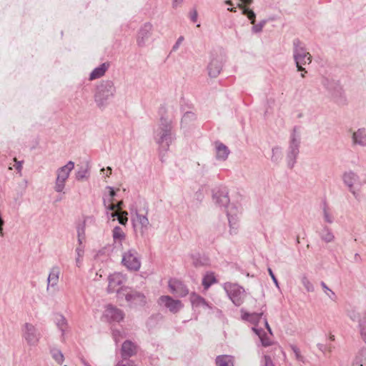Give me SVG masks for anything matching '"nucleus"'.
<instances>
[{
	"label": "nucleus",
	"instance_id": "nucleus-1",
	"mask_svg": "<svg viewBox=\"0 0 366 366\" xmlns=\"http://www.w3.org/2000/svg\"><path fill=\"white\" fill-rule=\"evenodd\" d=\"M172 129V121L164 117H162L159 124L154 130L155 142L159 145L161 151L167 152L175 139V134Z\"/></svg>",
	"mask_w": 366,
	"mask_h": 366
},
{
	"label": "nucleus",
	"instance_id": "nucleus-2",
	"mask_svg": "<svg viewBox=\"0 0 366 366\" xmlns=\"http://www.w3.org/2000/svg\"><path fill=\"white\" fill-rule=\"evenodd\" d=\"M116 87L111 80L102 81L96 89L94 101L100 109H104L114 97Z\"/></svg>",
	"mask_w": 366,
	"mask_h": 366
},
{
	"label": "nucleus",
	"instance_id": "nucleus-3",
	"mask_svg": "<svg viewBox=\"0 0 366 366\" xmlns=\"http://www.w3.org/2000/svg\"><path fill=\"white\" fill-rule=\"evenodd\" d=\"M293 45V58L295 61L297 70L306 72L302 65L310 64L312 61V56L307 51L305 44L299 39H295L292 42Z\"/></svg>",
	"mask_w": 366,
	"mask_h": 366
},
{
	"label": "nucleus",
	"instance_id": "nucleus-4",
	"mask_svg": "<svg viewBox=\"0 0 366 366\" xmlns=\"http://www.w3.org/2000/svg\"><path fill=\"white\" fill-rule=\"evenodd\" d=\"M300 135L297 129L295 127L290 134L289 147L287 152V164L290 169H292L296 163V159L300 152Z\"/></svg>",
	"mask_w": 366,
	"mask_h": 366
},
{
	"label": "nucleus",
	"instance_id": "nucleus-5",
	"mask_svg": "<svg viewBox=\"0 0 366 366\" xmlns=\"http://www.w3.org/2000/svg\"><path fill=\"white\" fill-rule=\"evenodd\" d=\"M224 289L234 305L240 306L243 303L245 291L242 287L237 284L227 282L224 285Z\"/></svg>",
	"mask_w": 366,
	"mask_h": 366
},
{
	"label": "nucleus",
	"instance_id": "nucleus-6",
	"mask_svg": "<svg viewBox=\"0 0 366 366\" xmlns=\"http://www.w3.org/2000/svg\"><path fill=\"white\" fill-rule=\"evenodd\" d=\"M122 262L130 271H138L141 267L139 255L137 251L133 248L123 253Z\"/></svg>",
	"mask_w": 366,
	"mask_h": 366
},
{
	"label": "nucleus",
	"instance_id": "nucleus-7",
	"mask_svg": "<svg viewBox=\"0 0 366 366\" xmlns=\"http://www.w3.org/2000/svg\"><path fill=\"white\" fill-rule=\"evenodd\" d=\"M126 281V277L120 272H114L108 277L109 293L117 292L119 297H122L124 292L127 291V288H122L120 286Z\"/></svg>",
	"mask_w": 366,
	"mask_h": 366
},
{
	"label": "nucleus",
	"instance_id": "nucleus-8",
	"mask_svg": "<svg viewBox=\"0 0 366 366\" xmlns=\"http://www.w3.org/2000/svg\"><path fill=\"white\" fill-rule=\"evenodd\" d=\"M342 179L344 184L348 188L350 192L357 199L359 197V192L355 189V186L362 185L359 175L353 171L350 170L343 173Z\"/></svg>",
	"mask_w": 366,
	"mask_h": 366
},
{
	"label": "nucleus",
	"instance_id": "nucleus-9",
	"mask_svg": "<svg viewBox=\"0 0 366 366\" xmlns=\"http://www.w3.org/2000/svg\"><path fill=\"white\" fill-rule=\"evenodd\" d=\"M22 337L30 346H36L41 337V334L34 325L25 323L22 328Z\"/></svg>",
	"mask_w": 366,
	"mask_h": 366
},
{
	"label": "nucleus",
	"instance_id": "nucleus-10",
	"mask_svg": "<svg viewBox=\"0 0 366 366\" xmlns=\"http://www.w3.org/2000/svg\"><path fill=\"white\" fill-rule=\"evenodd\" d=\"M212 201L219 207L227 208L229 204L228 191L225 187L214 188L212 190Z\"/></svg>",
	"mask_w": 366,
	"mask_h": 366
},
{
	"label": "nucleus",
	"instance_id": "nucleus-11",
	"mask_svg": "<svg viewBox=\"0 0 366 366\" xmlns=\"http://www.w3.org/2000/svg\"><path fill=\"white\" fill-rule=\"evenodd\" d=\"M227 216L229 225V233L231 234H236L238 227L239 214L240 209L234 204H230L226 208Z\"/></svg>",
	"mask_w": 366,
	"mask_h": 366
},
{
	"label": "nucleus",
	"instance_id": "nucleus-12",
	"mask_svg": "<svg viewBox=\"0 0 366 366\" xmlns=\"http://www.w3.org/2000/svg\"><path fill=\"white\" fill-rule=\"evenodd\" d=\"M225 61L222 54L213 55L208 65V74L211 77H217L221 72Z\"/></svg>",
	"mask_w": 366,
	"mask_h": 366
},
{
	"label": "nucleus",
	"instance_id": "nucleus-13",
	"mask_svg": "<svg viewBox=\"0 0 366 366\" xmlns=\"http://www.w3.org/2000/svg\"><path fill=\"white\" fill-rule=\"evenodd\" d=\"M122 296H124L126 301L134 306H144L147 303V298L143 293L134 290H129L124 292Z\"/></svg>",
	"mask_w": 366,
	"mask_h": 366
},
{
	"label": "nucleus",
	"instance_id": "nucleus-14",
	"mask_svg": "<svg viewBox=\"0 0 366 366\" xmlns=\"http://www.w3.org/2000/svg\"><path fill=\"white\" fill-rule=\"evenodd\" d=\"M158 304L160 306H164L172 313H177L183 307L180 300H174L168 295L161 296L158 300Z\"/></svg>",
	"mask_w": 366,
	"mask_h": 366
},
{
	"label": "nucleus",
	"instance_id": "nucleus-15",
	"mask_svg": "<svg viewBox=\"0 0 366 366\" xmlns=\"http://www.w3.org/2000/svg\"><path fill=\"white\" fill-rule=\"evenodd\" d=\"M103 317L108 322H119L124 318V312L112 305H108L104 312Z\"/></svg>",
	"mask_w": 366,
	"mask_h": 366
},
{
	"label": "nucleus",
	"instance_id": "nucleus-16",
	"mask_svg": "<svg viewBox=\"0 0 366 366\" xmlns=\"http://www.w3.org/2000/svg\"><path fill=\"white\" fill-rule=\"evenodd\" d=\"M152 30V25L150 23H146L140 29L137 36V44L139 46H144L149 39Z\"/></svg>",
	"mask_w": 366,
	"mask_h": 366
},
{
	"label": "nucleus",
	"instance_id": "nucleus-17",
	"mask_svg": "<svg viewBox=\"0 0 366 366\" xmlns=\"http://www.w3.org/2000/svg\"><path fill=\"white\" fill-rule=\"evenodd\" d=\"M243 14L247 16V18L250 20L251 24H253V26L252 27V32L259 33L262 31L263 27L267 23L266 20H262L257 24H254L256 14L252 10L249 9V8H243Z\"/></svg>",
	"mask_w": 366,
	"mask_h": 366
},
{
	"label": "nucleus",
	"instance_id": "nucleus-18",
	"mask_svg": "<svg viewBox=\"0 0 366 366\" xmlns=\"http://www.w3.org/2000/svg\"><path fill=\"white\" fill-rule=\"evenodd\" d=\"M352 144L354 146L366 147V129L360 128L352 134Z\"/></svg>",
	"mask_w": 366,
	"mask_h": 366
},
{
	"label": "nucleus",
	"instance_id": "nucleus-19",
	"mask_svg": "<svg viewBox=\"0 0 366 366\" xmlns=\"http://www.w3.org/2000/svg\"><path fill=\"white\" fill-rule=\"evenodd\" d=\"M137 353V346L130 340L124 342L121 349V355L123 359H129Z\"/></svg>",
	"mask_w": 366,
	"mask_h": 366
},
{
	"label": "nucleus",
	"instance_id": "nucleus-20",
	"mask_svg": "<svg viewBox=\"0 0 366 366\" xmlns=\"http://www.w3.org/2000/svg\"><path fill=\"white\" fill-rule=\"evenodd\" d=\"M134 222L135 227H137L138 225L140 227L139 232L141 233L142 236H144V234L147 232L149 225V222L147 217L146 215L137 213L136 217L134 219Z\"/></svg>",
	"mask_w": 366,
	"mask_h": 366
},
{
	"label": "nucleus",
	"instance_id": "nucleus-21",
	"mask_svg": "<svg viewBox=\"0 0 366 366\" xmlns=\"http://www.w3.org/2000/svg\"><path fill=\"white\" fill-rule=\"evenodd\" d=\"M60 275V268L58 266H54L51 268L48 278L46 290L49 291L50 287L57 285Z\"/></svg>",
	"mask_w": 366,
	"mask_h": 366
},
{
	"label": "nucleus",
	"instance_id": "nucleus-22",
	"mask_svg": "<svg viewBox=\"0 0 366 366\" xmlns=\"http://www.w3.org/2000/svg\"><path fill=\"white\" fill-rule=\"evenodd\" d=\"M214 145L216 159L219 161H225L230 153L228 147L219 142H216Z\"/></svg>",
	"mask_w": 366,
	"mask_h": 366
},
{
	"label": "nucleus",
	"instance_id": "nucleus-23",
	"mask_svg": "<svg viewBox=\"0 0 366 366\" xmlns=\"http://www.w3.org/2000/svg\"><path fill=\"white\" fill-rule=\"evenodd\" d=\"M74 168V162L72 161L68 162L66 164L57 169L56 172V177L66 181Z\"/></svg>",
	"mask_w": 366,
	"mask_h": 366
},
{
	"label": "nucleus",
	"instance_id": "nucleus-24",
	"mask_svg": "<svg viewBox=\"0 0 366 366\" xmlns=\"http://www.w3.org/2000/svg\"><path fill=\"white\" fill-rule=\"evenodd\" d=\"M169 287L173 293L177 294L180 297H184L189 293L188 289L180 282H174V283L170 282Z\"/></svg>",
	"mask_w": 366,
	"mask_h": 366
},
{
	"label": "nucleus",
	"instance_id": "nucleus-25",
	"mask_svg": "<svg viewBox=\"0 0 366 366\" xmlns=\"http://www.w3.org/2000/svg\"><path fill=\"white\" fill-rule=\"evenodd\" d=\"M322 84L332 94H340L342 92V87L337 81L325 79Z\"/></svg>",
	"mask_w": 366,
	"mask_h": 366
},
{
	"label": "nucleus",
	"instance_id": "nucleus-26",
	"mask_svg": "<svg viewBox=\"0 0 366 366\" xmlns=\"http://www.w3.org/2000/svg\"><path fill=\"white\" fill-rule=\"evenodd\" d=\"M319 236L322 241L326 243L334 242L335 237L331 229L327 226H323L319 232Z\"/></svg>",
	"mask_w": 366,
	"mask_h": 366
},
{
	"label": "nucleus",
	"instance_id": "nucleus-27",
	"mask_svg": "<svg viewBox=\"0 0 366 366\" xmlns=\"http://www.w3.org/2000/svg\"><path fill=\"white\" fill-rule=\"evenodd\" d=\"M108 63H103L99 66L95 68L90 74L89 79L94 80L99 79L104 75L105 72L109 68Z\"/></svg>",
	"mask_w": 366,
	"mask_h": 366
},
{
	"label": "nucleus",
	"instance_id": "nucleus-28",
	"mask_svg": "<svg viewBox=\"0 0 366 366\" xmlns=\"http://www.w3.org/2000/svg\"><path fill=\"white\" fill-rule=\"evenodd\" d=\"M217 366H234V357L231 355H222L216 357Z\"/></svg>",
	"mask_w": 366,
	"mask_h": 366
},
{
	"label": "nucleus",
	"instance_id": "nucleus-29",
	"mask_svg": "<svg viewBox=\"0 0 366 366\" xmlns=\"http://www.w3.org/2000/svg\"><path fill=\"white\" fill-rule=\"evenodd\" d=\"M190 301L193 307H203L210 308V307L203 297L194 293L191 295Z\"/></svg>",
	"mask_w": 366,
	"mask_h": 366
},
{
	"label": "nucleus",
	"instance_id": "nucleus-30",
	"mask_svg": "<svg viewBox=\"0 0 366 366\" xmlns=\"http://www.w3.org/2000/svg\"><path fill=\"white\" fill-rule=\"evenodd\" d=\"M352 364L366 366V348H362L357 352Z\"/></svg>",
	"mask_w": 366,
	"mask_h": 366
},
{
	"label": "nucleus",
	"instance_id": "nucleus-31",
	"mask_svg": "<svg viewBox=\"0 0 366 366\" xmlns=\"http://www.w3.org/2000/svg\"><path fill=\"white\" fill-rule=\"evenodd\" d=\"M112 237L115 242L121 244L122 240L125 239V234L120 227L117 226L113 229Z\"/></svg>",
	"mask_w": 366,
	"mask_h": 366
},
{
	"label": "nucleus",
	"instance_id": "nucleus-32",
	"mask_svg": "<svg viewBox=\"0 0 366 366\" xmlns=\"http://www.w3.org/2000/svg\"><path fill=\"white\" fill-rule=\"evenodd\" d=\"M263 312H253V313H244L242 316L243 319L252 322L256 323L260 321L262 319Z\"/></svg>",
	"mask_w": 366,
	"mask_h": 366
},
{
	"label": "nucleus",
	"instance_id": "nucleus-33",
	"mask_svg": "<svg viewBox=\"0 0 366 366\" xmlns=\"http://www.w3.org/2000/svg\"><path fill=\"white\" fill-rule=\"evenodd\" d=\"M55 321L58 328L62 332V334L67 328V321L66 318L60 314L56 315Z\"/></svg>",
	"mask_w": 366,
	"mask_h": 366
},
{
	"label": "nucleus",
	"instance_id": "nucleus-34",
	"mask_svg": "<svg viewBox=\"0 0 366 366\" xmlns=\"http://www.w3.org/2000/svg\"><path fill=\"white\" fill-rule=\"evenodd\" d=\"M50 353L51 355L52 358L56 361L59 365H61L64 360V357L63 353L58 348H52L50 350Z\"/></svg>",
	"mask_w": 366,
	"mask_h": 366
},
{
	"label": "nucleus",
	"instance_id": "nucleus-35",
	"mask_svg": "<svg viewBox=\"0 0 366 366\" xmlns=\"http://www.w3.org/2000/svg\"><path fill=\"white\" fill-rule=\"evenodd\" d=\"M66 182V181H65L64 179L56 177L54 187V191L58 193L65 194L64 189H65Z\"/></svg>",
	"mask_w": 366,
	"mask_h": 366
},
{
	"label": "nucleus",
	"instance_id": "nucleus-36",
	"mask_svg": "<svg viewBox=\"0 0 366 366\" xmlns=\"http://www.w3.org/2000/svg\"><path fill=\"white\" fill-rule=\"evenodd\" d=\"M255 333L259 336L263 346L267 347L271 345V340L267 335H263V332L255 327L252 328Z\"/></svg>",
	"mask_w": 366,
	"mask_h": 366
},
{
	"label": "nucleus",
	"instance_id": "nucleus-37",
	"mask_svg": "<svg viewBox=\"0 0 366 366\" xmlns=\"http://www.w3.org/2000/svg\"><path fill=\"white\" fill-rule=\"evenodd\" d=\"M196 119V114L192 112H187L184 114L181 124L182 126H186Z\"/></svg>",
	"mask_w": 366,
	"mask_h": 366
},
{
	"label": "nucleus",
	"instance_id": "nucleus-38",
	"mask_svg": "<svg viewBox=\"0 0 366 366\" xmlns=\"http://www.w3.org/2000/svg\"><path fill=\"white\" fill-rule=\"evenodd\" d=\"M301 283L305 288V290L309 292H313L315 291V287L313 284L310 282V280L307 278L306 274H303L301 277Z\"/></svg>",
	"mask_w": 366,
	"mask_h": 366
},
{
	"label": "nucleus",
	"instance_id": "nucleus-39",
	"mask_svg": "<svg viewBox=\"0 0 366 366\" xmlns=\"http://www.w3.org/2000/svg\"><path fill=\"white\" fill-rule=\"evenodd\" d=\"M127 214H128V213L127 212L121 211L119 213L112 212L111 214V216H112V217H117L119 222L122 225H125L128 220L127 217Z\"/></svg>",
	"mask_w": 366,
	"mask_h": 366
},
{
	"label": "nucleus",
	"instance_id": "nucleus-40",
	"mask_svg": "<svg viewBox=\"0 0 366 366\" xmlns=\"http://www.w3.org/2000/svg\"><path fill=\"white\" fill-rule=\"evenodd\" d=\"M323 218L325 222L329 224H332L334 222V217L330 213L327 204H324L322 207Z\"/></svg>",
	"mask_w": 366,
	"mask_h": 366
},
{
	"label": "nucleus",
	"instance_id": "nucleus-41",
	"mask_svg": "<svg viewBox=\"0 0 366 366\" xmlns=\"http://www.w3.org/2000/svg\"><path fill=\"white\" fill-rule=\"evenodd\" d=\"M215 282L216 280L213 274H207L202 280V285L205 289H208Z\"/></svg>",
	"mask_w": 366,
	"mask_h": 366
},
{
	"label": "nucleus",
	"instance_id": "nucleus-42",
	"mask_svg": "<svg viewBox=\"0 0 366 366\" xmlns=\"http://www.w3.org/2000/svg\"><path fill=\"white\" fill-rule=\"evenodd\" d=\"M347 315L353 322H360V320H362V317H361L360 314L355 309L348 310Z\"/></svg>",
	"mask_w": 366,
	"mask_h": 366
},
{
	"label": "nucleus",
	"instance_id": "nucleus-43",
	"mask_svg": "<svg viewBox=\"0 0 366 366\" xmlns=\"http://www.w3.org/2000/svg\"><path fill=\"white\" fill-rule=\"evenodd\" d=\"M272 155L271 159L273 162H279L282 159V151L281 148L278 147H275L272 148Z\"/></svg>",
	"mask_w": 366,
	"mask_h": 366
},
{
	"label": "nucleus",
	"instance_id": "nucleus-44",
	"mask_svg": "<svg viewBox=\"0 0 366 366\" xmlns=\"http://www.w3.org/2000/svg\"><path fill=\"white\" fill-rule=\"evenodd\" d=\"M359 328L362 337L366 340V312L362 316V320H360Z\"/></svg>",
	"mask_w": 366,
	"mask_h": 366
},
{
	"label": "nucleus",
	"instance_id": "nucleus-45",
	"mask_svg": "<svg viewBox=\"0 0 366 366\" xmlns=\"http://www.w3.org/2000/svg\"><path fill=\"white\" fill-rule=\"evenodd\" d=\"M320 285H321L325 293L326 294V295L330 299L335 301L336 300L335 293L332 290H330L324 282H321Z\"/></svg>",
	"mask_w": 366,
	"mask_h": 366
},
{
	"label": "nucleus",
	"instance_id": "nucleus-46",
	"mask_svg": "<svg viewBox=\"0 0 366 366\" xmlns=\"http://www.w3.org/2000/svg\"><path fill=\"white\" fill-rule=\"evenodd\" d=\"M88 169L87 167H81L76 172V178L77 180H82L87 178Z\"/></svg>",
	"mask_w": 366,
	"mask_h": 366
},
{
	"label": "nucleus",
	"instance_id": "nucleus-47",
	"mask_svg": "<svg viewBox=\"0 0 366 366\" xmlns=\"http://www.w3.org/2000/svg\"><path fill=\"white\" fill-rule=\"evenodd\" d=\"M114 198L109 197L107 199H104V204L107 210L114 211L117 208L116 204L113 202Z\"/></svg>",
	"mask_w": 366,
	"mask_h": 366
},
{
	"label": "nucleus",
	"instance_id": "nucleus-48",
	"mask_svg": "<svg viewBox=\"0 0 366 366\" xmlns=\"http://www.w3.org/2000/svg\"><path fill=\"white\" fill-rule=\"evenodd\" d=\"M76 264L77 267H80L81 264V258L84 255V247H77L76 249Z\"/></svg>",
	"mask_w": 366,
	"mask_h": 366
},
{
	"label": "nucleus",
	"instance_id": "nucleus-49",
	"mask_svg": "<svg viewBox=\"0 0 366 366\" xmlns=\"http://www.w3.org/2000/svg\"><path fill=\"white\" fill-rule=\"evenodd\" d=\"M292 350L295 355L296 359L300 362H304V357L301 355L300 349L296 346H292Z\"/></svg>",
	"mask_w": 366,
	"mask_h": 366
},
{
	"label": "nucleus",
	"instance_id": "nucleus-50",
	"mask_svg": "<svg viewBox=\"0 0 366 366\" xmlns=\"http://www.w3.org/2000/svg\"><path fill=\"white\" fill-rule=\"evenodd\" d=\"M85 223L86 219L77 227V237H85Z\"/></svg>",
	"mask_w": 366,
	"mask_h": 366
},
{
	"label": "nucleus",
	"instance_id": "nucleus-51",
	"mask_svg": "<svg viewBox=\"0 0 366 366\" xmlns=\"http://www.w3.org/2000/svg\"><path fill=\"white\" fill-rule=\"evenodd\" d=\"M116 366H136L134 361L130 360L129 359H123L119 361Z\"/></svg>",
	"mask_w": 366,
	"mask_h": 366
},
{
	"label": "nucleus",
	"instance_id": "nucleus-52",
	"mask_svg": "<svg viewBox=\"0 0 366 366\" xmlns=\"http://www.w3.org/2000/svg\"><path fill=\"white\" fill-rule=\"evenodd\" d=\"M122 334L119 330H114L113 331V338L116 343H118L122 339Z\"/></svg>",
	"mask_w": 366,
	"mask_h": 366
},
{
	"label": "nucleus",
	"instance_id": "nucleus-53",
	"mask_svg": "<svg viewBox=\"0 0 366 366\" xmlns=\"http://www.w3.org/2000/svg\"><path fill=\"white\" fill-rule=\"evenodd\" d=\"M252 0H239L238 6L243 11V8H247L246 5L252 4Z\"/></svg>",
	"mask_w": 366,
	"mask_h": 366
},
{
	"label": "nucleus",
	"instance_id": "nucleus-54",
	"mask_svg": "<svg viewBox=\"0 0 366 366\" xmlns=\"http://www.w3.org/2000/svg\"><path fill=\"white\" fill-rule=\"evenodd\" d=\"M184 39L182 36H179L177 40L176 43L174 44V45L173 46L172 51H177L179 49L181 44L182 43V41H184Z\"/></svg>",
	"mask_w": 366,
	"mask_h": 366
},
{
	"label": "nucleus",
	"instance_id": "nucleus-55",
	"mask_svg": "<svg viewBox=\"0 0 366 366\" xmlns=\"http://www.w3.org/2000/svg\"><path fill=\"white\" fill-rule=\"evenodd\" d=\"M264 366H274L270 357L268 355L264 356Z\"/></svg>",
	"mask_w": 366,
	"mask_h": 366
},
{
	"label": "nucleus",
	"instance_id": "nucleus-56",
	"mask_svg": "<svg viewBox=\"0 0 366 366\" xmlns=\"http://www.w3.org/2000/svg\"><path fill=\"white\" fill-rule=\"evenodd\" d=\"M268 272H269V274L271 278L272 279V281L274 282L275 285L277 287H278V281H277V278L275 277L274 274H273L272 270L270 268H269Z\"/></svg>",
	"mask_w": 366,
	"mask_h": 366
},
{
	"label": "nucleus",
	"instance_id": "nucleus-57",
	"mask_svg": "<svg viewBox=\"0 0 366 366\" xmlns=\"http://www.w3.org/2000/svg\"><path fill=\"white\" fill-rule=\"evenodd\" d=\"M183 1L184 0H172V7L174 9L177 8L182 4Z\"/></svg>",
	"mask_w": 366,
	"mask_h": 366
},
{
	"label": "nucleus",
	"instance_id": "nucleus-58",
	"mask_svg": "<svg viewBox=\"0 0 366 366\" xmlns=\"http://www.w3.org/2000/svg\"><path fill=\"white\" fill-rule=\"evenodd\" d=\"M14 161L16 162V169L21 171L22 169V162H18L16 158L14 159Z\"/></svg>",
	"mask_w": 366,
	"mask_h": 366
},
{
	"label": "nucleus",
	"instance_id": "nucleus-59",
	"mask_svg": "<svg viewBox=\"0 0 366 366\" xmlns=\"http://www.w3.org/2000/svg\"><path fill=\"white\" fill-rule=\"evenodd\" d=\"M107 189L109 190V197H111L112 198H114V196L116 195L115 191L111 187H107Z\"/></svg>",
	"mask_w": 366,
	"mask_h": 366
},
{
	"label": "nucleus",
	"instance_id": "nucleus-60",
	"mask_svg": "<svg viewBox=\"0 0 366 366\" xmlns=\"http://www.w3.org/2000/svg\"><path fill=\"white\" fill-rule=\"evenodd\" d=\"M78 238V242H79V247H83L82 242L84 240L85 237H77Z\"/></svg>",
	"mask_w": 366,
	"mask_h": 366
},
{
	"label": "nucleus",
	"instance_id": "nucleus-61",
	"mask_svg": "<svg viewBox=\"0 0 366 366\" xmlns=\"http://www.w3.org/2000/svg\"><path fill=\"white\" fill-rule=\"evenodd\" d=\"M264 324L265 325V327H267V330L269 332L270 334H272V331H271V329L269 326V324L267 322V320L266 319H264Z\"/></svg>",
	"mask_w": 366,
	"mask_h": 366
},
{
	"label": "nucleus",
	"instance_id": "nucleus-62",
	"mask_svg": "<svg viewBox=\"0 0 366 366\" xmlns=\"http://www.w3.org/2000/svg\"><path fill=\"white\" fill-rule=\"evenodd\" d=\"M81 362L84 366H91L84 358H81Z\"/></svg>",
	"mask_w": 366,
	"mask_h": 366
},
{
	"label": "nucleus",
	"instance_id": "nucleus-63",
	"mask_svg": "<svg viewBox=\"0 0 366 366\" xmlns=\"http://www.w3.org/2000/svg\"><path fill=\"white\" fill-rule=\"evenodd\" d=\"M317 347L319 348V350H320L321 351H323L324 350V348H325V345L323 344H317Z\"/></svg>",
	"mask_w": 366,
	"mask_h": 366
},
{
	"label": "nucleus",
	"instance_id": "nucleus-64",
	"mask_svg": "<svg viewBox=\"0 0 366 366\" xmlns=\"http://www.w3.org/2000/svg\"><path fill=\"white\" fill-rule=\"evenodd\" d=\"M197 14L196 12L194 13V14L192 16V20L193 21H197Z\"/></svg>",
	"mask_w": 366,
	"mask_h": 366
}]
</instances>
